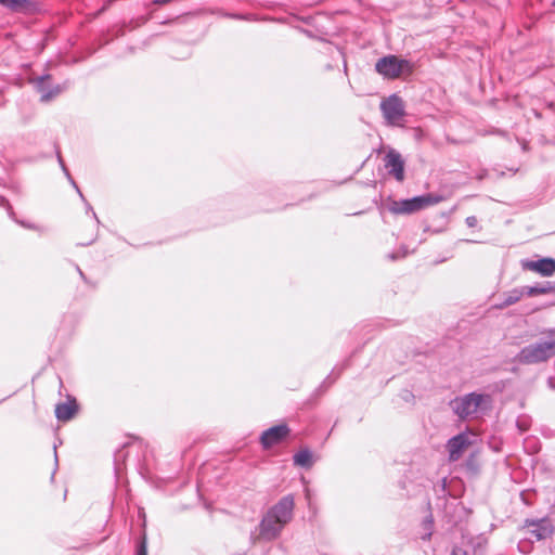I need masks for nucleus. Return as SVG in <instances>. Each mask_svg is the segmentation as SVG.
Here are the masks:
<instances>
[{
  "instance_id": "f257e3e1",
  "label": "nucleus",
  "mask_w": 555,
  "mask_h": 555,
  "mask_svg": "<svg viewBox=\"0 0 555 555\" xmlns=\"http://www.w3.org/2000/svg\"><path fill=\"white\" fill-rule=\"evenodd\" d=\"M295 498L286 494L272 505L259 522V538L264 541L278 539L294 516Z\"/></svg>"
},
{
  "instance_id": "f03ea898",
  "label": "nucleus",
  "mask_w": 555,
  "mask_h": 555,
  "mask_svg": "<svg viewBox=\"0 0 555 555\" xmlns=\"http://www.w3.org/2000/svg\"><path fill=\"white\" fill-rule=\"evenodd\" d=\"M555 356V330L547 332L546 338L525 346L516 356L521 364H537L546 362Z\"/></svg>"
},
{
  "instance_id": "7ed1b4c3",
  "label": "nucleus",
  "mask_w": 555,
  "mask_h": 555,
  "mask_svg": "<svg viewBox=\"0 0 555 555\" xmlns=\"http://www.w3.org/2000/svg\"><path fill=\"white\" fill-rule=\"evenodd\" d=\"M487 399H489L488 395L470 392L452 400L450 402V406L454 414H456L461 420H465L469 415L476 413L482 402Z\"/></svg>"
},
{
  "instance_id": "20e7f679",
  "label": "nucleus",
  "mask_w": 555,
  "mask_h": 555,
  "mask_svg": "<svg viewBox=\"0 0 555 555\" xmlns=\"http://www.w3.org/2000/svg\"><path fill=\"white\" fill-rule=\"evenodd\" d=\"M380 111L386 124L389 126H399L405 116L404 102L396 93L385 98L380 102Z\"/></svg>"
},
{
  "instance_id": "39448f33",
  "label": "nucleus",
  "mask_w": 555,
  "mask_h": 555,
  "mask_svg": "<svg viewBox=\"0 0 555 555\" xmlns=\"http://www.w3.org/2000/svg\"><path fill=\"white\" fill-rule=\"evenodd\" d=\"M405 69H411L410 62L392 54L383 56L375 64V70L387 79L400 77Z\"/></svg>"
},
{
  "instance_id": "423d86ee",
  "label": "nucleus",
  "mask_w": 555,
  "mask_h": 555,
  "mask_svg": "<svg viewBox=\"0 0 555 555\" xmlns=\"http://www.w3.org/2000/svg\"><path fill=\"white\" fill-rule=\"evenodd\" d=\"M51 75L43 74L37 78H33L30 82L34 85L37 92L40 93L41 102H49L60 95L63 91H65L69 87V81L66 80L60 85H51Z\"/></svg>"
},
{
  "instance_id": "0eeeda50",
  "label": "nucleus",
  "mask_w": 555,
  "mask_h": 555,
  "mask_svg": "<svg viewBox=\"0 0 555 555\" xmlns=\"http://www.w3.org/2000/svg\"><path fill=\"white\" fill-rule=\"evenodd\" d=\"M470 437V433H460L448 440L446 448L450 462H456L463 456L464 452L473 443Z\"/></svg>"
},
{
  "instance_id": "6e6552de",
  "label": "nucleus",
  "mask_w": 555,
  "mask_h": 555,
  "mask_svg": "<svg viewBox=\"0 0 555 555\" xmlns=\"http://www.w3.org/2000/svg\"><path fill=\"white\" fill-rule=\"evenodd\" d=\"M289 427L286 424H279L266 429L260 436V443L264 450L282 442L289 434Z\"/></svg>"
},
{
  "instance_id": "1a4fd4ad",
  "label": "nucleus",
  "mask_w": 555,
  "mask_h": 555,
  "mask_svg": "<svg viewBox=\"0 0 555 555\" xmlns=\"http://www.w3.org/2000/svg\"><path fill=\"white\" fill-rule=\"evenodd\" d=\"M384 166L388 170V173L397 181L401 182L404 180V160L398 151L390 149L386 153Z\"/></svg>"
},
{
  "instance_id": "9d476101",
  "label": "nucleus",
  "mask_w": 555,
  "mask_h": 555,
  "mask_svg": "<svg viewBox=\"0 0 555 555\" xmlns=\"http://www.w3.org/2000/svg\"><path fill=\"white\" fill-rule=\"evenodd\" d=\"M0 5L14 14L33 15L39 11L37 0H0Z\"/></svg>"
},
{
  "instance_id": "9b49d317",
  "label": "nucleus",
  "mask_w": 555,
  "mask_h": 555,
  "mask_svg": "<svg viewBox=\"0 0 555 555\" xmlns=\"http://www.w3.org/2000/svg\"><path fill=\"white\" fill-rule=\"evenodd\" d=\"M522 270L534 271L542 276H552L555 273V259L544 257L539 260L522 259L520 261Z\"/></svg>"
},
{
  "instance_id": "f8f14e48",
  "label": "nucleus",
  "mask_w": 555,
  "mask_h": 555,
  "mask_svg": "<svg viewBox=\"0 0 555 555\" xmlns=\"http://www.w3.org/2000/svg\"><path fill=\"white\" fill-rule=\"evenodd\" d=\"M525 527L529 529L530 533L535 537L538 541L546 539L553 533V528L550 522L543 519H527Z\"/></svg>"
},
{
  "instance_id": "ddd939ff",
  "label": "nucleus",
  "mask_w": 555,
  "mask_h": 555,
  "mask_svg": "<svg viewBox=\"0 0 555 555\" xmlns=\"http://www.w3.org/2000/svg\"><path fill=\"white\" fill-rule=\"evenodd\" d=\"M78 412V404L74 397H68L67 402H62L55 406V417L60 422H67L72 420Z\"/></svg>"
},
{
  "instance_id": "4468645a",
  "label": "nucleus",
  "mask_w": 555,
  "mask_h": 555,
  "mask_svg": "<svg viewBox=\"0 0 555 555\" xmlns=\"http://www.w3.org/2000/svg\"><path fill=\"white\" fill-rule=\"evenodd\" d=\"M522 296H525L522 287L513 288L503 294V300L495 307L499 309H504L518 302Z\"/></svg>"
},
{
  "instance_id": "2eb2a0df",
  "label": "nucleus",
  "mask_w": 555,
  "mask_h": 555,
  "mask_svg": "<svg viewBox=\"0 0 555 555\" xmlns=\"http://www.w3.org/2000/svg\"><path fill=\"white\" fill-rule=\"evenodd\" d=\"M524 294L533 297L538 295L550 294L555 291V285L552 282H544L533 286H522Z\"/></svg>"
},
{
  "instance_id": "dca6fc26",
  "label": "nucleus",
  "mask_w": 555,
  "mask_h": 555,
  "mask_svg": "<svg viewBox=\"0 0 555 555\" xmlns=\"http://www.w3.org/2000/svg\"><path fill=\"white\" fill-rule=\"evenodd\" d=\"M294 464L300 467L310 468L313 464L312 452L309 449H304L294 454Z\"/></svg>"
},
{
  "instance_id": "f3484780",
  "label": "nucleus",
  "mask_w": 555,
  "mask_h": 555,
  "mask_svg": "<svg viewBox=\"0 0 555 555\" xmlns=\"http://www.w3.org/2000/svg\"><path fill=\"white\" fill-rule=\"evenodd\" d=\"M388 210L393 215H410L409 203L406 199L395 201L391 199L388 206Z\"/></svg>"
},
{
  "instance_id": "a211bd4d",
  "label": "nucleus",
  "mask_w": 555,
  "mask_h": 555,
  "mask_svg": "<svg viewBox=\"0 0 555 555\" xmlns=\"http://www.w3.org/2000/svg\"><path fill=\"white\" fill-rule=\"evenodd\" d=\"M343 369H336L334 367L332 372L325 377V379L321 383V385L318 387L317 392L323 393L326 391L339 377Z\"/></svg>"
},
{
  "instance_id": "6ab92c4d",
  "label": "nucleus",
  "mask_w": 555,
  "mask_h": 555,
  "mask_svg": "<svg viewBox=\"0 0 555 555\" xmlns=\"http://www.w3.org/2000/svg\"><path fill=\"white\" fill-rule=\"evenodd\" d=\"M422 540H429L434 530V517L431 514L427 515L422 521Z\"/></svg>"
},
{
  "instance_id": "aec40b11",
  "label": "nucleus",
  "mask_w": 555,
  "mask_h": 555,
  "mask_svg": "<svg viewBox=\"0 0 555 555\" xmlns=\"http://www.w3.org/2000/svg\"><path fill=\"white\" fill-rule=\"evenodd\" d=\"M421 199H422L423 208H426L428 206H433V205L441 203L444 199V197L442 195L428 193V194L421 195Z\"/></svg>"
},
{
  "instance_id": "412c9836",
  "label": "nucleus",
  "mask_w": 555,
  "mask_h": 555,
  "mask_svg": "<svg viewBox=\"0 0 555 555\" xmlns=\"http://www.w3.org/2000/svg\"><path fill=\"white\" fill-rule=\"evenodd\" d=\"M135 555H147V539L145 533H143L137 542Z\"/></svg>"
},
{
  "instance_id": "4be33fe9",
  "label": "nucleus",
  "mask_w": 555,
  "mask_h": 555,
  "mask_svg": "<svg viewBox=\"0 0 555 555\" xmlns=\"http://www.w3.org/2000/svg\"><path fill=\"white\" fill-rule=\"evenodd\" d=\"M406 201L409 203V208L411 210V214L424 209L423 208V204H422V199H421V195L420 196H414L412 198H406Z\"/></svg>"
},
{
  "instance_id": "5701e85b",
  "label": "nucleus",
  "mask_w": 555,
  "mask_h": 555,
  "mask_svg": "<svg viewBox=\"0 0 555 555\" xmlns=\"http://www.w3.org/2000/svg\"><path fill=\"white\" fill-rule=\"evenodd\" d=\"M0 205H3V206H7L8 207V210H9V215L10 217L15 220L17 223L22 224L23 227L27 228V229H34V225L31 224H28V223H25L24 221H17L15 218H14V211L11 207V205L9 204V202L3 197V196H0Z\"/></svg>"
},
{
  "instance_id": "b1692460",
  "label": "nucleus",
  "mask_w": 555,
  "mask_h": 555,
  "mask_svg": "<svg viewBox=\"0 0 555 555\" xmlns=\"http://www.w3.org/2000/svg\"><path fill=\"white\" fill-rule=\"evenodd\" d=\"M221 16L228 17V18H233V20H240V21H253V18L249 15L240 14V13L222 12Z\"/></svg>"
},
{
  "instance_id": "393cba45",
  "label": "nucleus",
  "mask_w": 555,
  "mask_h": 555,
  "mask_svg": "<svg viewBox=\"0 0 555 555\" xmlns=\"http://www.w3.org/2000/svg\"><path fill=\"white\" fill-rule=\"evenodd\" d=\"M451 555H475V554L474 553L470 554L468 551L464 550L463 547L454 546L451 552Z\"/></svg>"
},
{
  "instance_id": "a878e982",
  "label": "nucleus",
  "mask_w": 555,
  "mask_h": 555,
  "mask_svg": "<svg viewBox=\"0 0 555 555\" xmlns=\"http://www.w3.org/2000/svg\"><path fill=\"white\" fill-rule=\"evenodd\" d=\"M465 223L468 228H475L478 223V220L475 216H468L466 219H465Z\"/></svg>"
},
{
  "instance_id": "bb28decb",
  "label": "nucleus",
  "mask_w": 555,
  "mask_h": 555,
  "mask_svg": "<svg viewBox=\"0 0 555 555\" xmlns=\"http://www.w3.org/2000/svg\"><path fill=\"white\" fill-rule=\"evenodd\" d=\"M466 466L467 467H478L479 466L475 455L469 456V459L466 461Z\"/></svg>"
},
{
  "instance_id": "cd10ccee",
  "label": "nucleus",
  "mask_w": 555,
  "mask_h": 555,
  "mask_svg": "<svg viewBox=\"0 0 555 555\" xmlns=\"http://www.w3.org/2000/svg\"><path fill=\"white\" fill-rule=\"evenodd\" d=\"M56 158H57V162L60 164V167L62 169V171H66V169H68L63 160V157L61 155V152L59 150H56Z\"/></svg>"
},
{
  "instance_id": "c85d7f7f",
  "label": "nucleus",
  "mask_w": 555,
  "mask_h": 555,
  "mask_svg": "<svg viewBox=\"0 0 555 555\" xmlns=\"http://www.w3.org/2000/svg\"><path fill=\"white\" fill-rule=\"evenodd\" d=\"M68 181L72 184V186L77 191V193L79 194V197L82 199V202H86V198H85L83 194L81 193L79 186L77 185L76 181L74 179H70Z\"/></svg>"
},
{
  "instance_id": "c756f323",
  "label": "nucleus",
  "mask_w": 555,
  "mask_h": 555,
  "mask_svg": "<svg viewBox=\"0 0 555 555\" xmlns=\"http://www.w3.org/2000/svg\"><path fill=\"white\" fill-rule=\"evenodd\" d=\"M68 181L72 184V186L77 191V193L79 194V197L82 199V202H86V198H85L83 194L81 193L79 186L77 185L76 181L74 179H70Z\"/></svg>"
},
{
  "instance_id": "7c9ffc66",
  "label": "nucleus",
  "mask_w": 555,
  "mask_h": 555,
  "mask_svg": "<svg viewBox=\"0 0 555 555\" xmlns=\"http://www.w3.org/2000/svg\"><path fill=\"white\" fill-rule=\"evenodd\" d=\"M83 203L86 204L87 212H88V211H91V212H92V217L95 219L96 223H100V220H99V218H98L96 214L94 212V210H93L92 206H91L87 201H86V202H83Z\"/></svg>"
},
{
  "instance_id": "2f4dec72",
  "label": "nucleus",
  "mask_w": 555,
  "mask_h": 555,
  "mask_svg": "<svg viewBox=\"0 0 555 555\" xmlns=\"http://www.w3.org/2000/svg\"><path fill=\"white\" fill-rule=\"evenodd\" d=\"M517 427L519 428V430L521 433H524V431H526L528 429L527 424L525 422L520 421V420L517 421Z\"/></svg>"
},
{
  "instance_id": "473e14b6",
  "label": "nucleus",
  "mask_w": 555,
  "mask_h": 555,
  "mask_svg": "<svg viewBox=\"0 0 555 555\" xmlns=\"http://www.w3.org/2000/svg\"><path fill=\"white\" fill-rule=\"evenodd\" d=\"M547 385L551 389L555 390V377H548Z\"/></svg>"
},
{
  "instance_id": "72a5a7b5",
  "label": "nucleus",
  "mask_w": 555,
  "mask_h": 555,
  "mask_svg": "<svg viewBox=\"0 0 555 555\" xmlns=\"http://www.w3.org/2000/svg\"><path fill=\"white\" fill-rule=\"evenodd\" d=\"M63 172H64L65 177L67 178V180L73 179V177H72V175H70L68 169H66V171H63Z\"/></svg>"
},
{
  "instance_id": "f704fd0d",
  "label": "nucleus",
  "mask_w": 555,
  "mask_h": 555,
  "mask_svg": "<svg viewBox=\"0 0 555 555\" xmlns=\"http://www.w3.org/2000/svg\"><path fill=\"white\" fill-rule=\"evenodd\" d=\"M77 271H78L79 276H81L86 281V276L79 267H77Z\"/></svg>"
},
{
  "instance_id": "c9c22d12",
  "label": "nucleus",
  "mask_w": 555,
  "mask_h": 555,
  "mask_svg": "<svg viewBox=\"0 0 555 555\" xmlns=\"http://www.w3.org/2000/svg\"><path fill=\"white\" fill-rule=\"evenodd\" d=\"M77 271H78L79 276H81L86 281V276L79 267H77Z\"/></svg>"
},
{
  "instance_id": "e433bc0d",
  "label": "nucleus",
  "mask_w": 555,
  "mask_h": 555,
  "mask_svg": "<svg viewBox=\"0 0 555 555\" xmlns=\"http://www.w3.org/2000/svg\"><path fill=\"white\" fill-rule=\"evenodd\" d=\"M54 456H55V465H57V453H56V447L54 446Z\"/></svg>"
},
{
  "instance_id": "4c0bfd02",
  "label": "nucleus",
  "mask_w": 555,
  "mask_h": 555,
  "mask_svg": "<svg viewBox=\"0 0 555 555\" xmlns=\"http://www.w3.org/2000/svg\"><path fill=\"white\" fill-rule=\"evenodd\" d=\"M93 241H94V238L91 240L90 242L83 243L82 245H90Z\"/></svg>"
},
{
  "instance_id": "58836bf2",
  "label": "nucleus",
  "mask_w": 555,
  "mask_h": 555,
  "mask_svg": "<svg viewBox=\"0 0 555 555\" xmlns=\"http://www.w3.org/2000/svg\"><path fill=\"white\" fill-rule=\"evenodd\" d=\"M389 257H390L391 259H396V258H397V257L395 256V254H390V255H389Z\"/></svg>"
},
{
  "instance_id": "ea45409f",
  "label": "nucleus",
  "mask_w": 555,
  "mask_h": 555,
  "mask_svg": "<svg viewBox=\"0 0 555 555\" xmlns=\"http://www.w3.org/2000/svg\"><path fill=\"white\" fill-rule=\"evenodd\" d=\"M553 5L555 7V0L553 1Z\"/></svg>"
}]
</instances>
